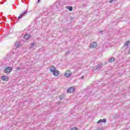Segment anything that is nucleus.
<instances>
[{"label": "nucleus", "instance_id": "a211bd4d", "mask_svg": "<svg viewBox=\"0 0 130 130\" xmlns=\"http://www.w3.org/2000/svg\"><path fill=\"white\" fill-rule=\"evenodd\" d=\"M21 70H22V68H21V67L16 68V71H21Z\"/></svg>", "mask_w": 130, "mask_h": 130}, {"label": "nucleus", "instance_id": "20e7f679", "mask_svg": "<svg viewBox=\"0 0 130 130\" xmlns=\"http://www.w3.org/2000/svg\"><path fill=\"white\" fill-rule=\"evenodd\" d=\"M67 92L68 93H74L75 92V87H71L69 89H67Z\"/></svg>", "mask_w": 130, "mask_h": 130}, {"label": "nucleus", "instance_id": "2eb2a0df", "mask_svg": "<svg viewBox=\"0 0 130 130\" xmlns=\"http://www.w3.org/2000/svg\"><path fill=\"white\" fill-rule=\"evenodd\" d=\"M103 66V64L102 63H99L98 64L97 66V68H98L99 69H101V68H102V66Z\"/></svg>", "mask_w": 130, "mask_h": 130}, {"label": "nucleus", "instance_id": "9b49d317", "mask_svg": "<svg viewBox=\"0 0 130 130\" xmlns=\"http://www.w3.org/2000/svg\"><path fill=\"white\" fill-rule=\"evenodd\" d=\"M30 37H31V36L30 35H25L24 36V39H26V40H28V39H29Z\"/></svg>", "mask_w": 130, "mask_h": 130}, {"label": "nucleus", "instance_id": "f8f14e48", "mask_svg": "<svg viewBox=\"0 0 130 130\" xmlns=\"http://www.w3.org/2000/svg\"><path fill=\"white\" fill-rule=\"evenodd\" d=\"M114 59H115V58L113 57H112L109 59L108 61L109 62H113V61H114Z\"/></svg>", "mask_w": 130, "mask_h": 130}, {"label": "nucleus", "instance_id": "9d476101", "mask_svg": "<svg viewBox=\"0 0 130 130\" xmlns=\"http://www.w3.org/2000/svg\"><path fill=\"white\" fill-rule=\"evenodd\" d=\"M101 122H106V119H100L97 122V123H101Z\"/></svg>", "mask_w": 130, "mask_h": 130}, {"label": "nucleus", "instance_id": "39448f33", "mask_svg": "<svg viewBox=\"0 0 130 130\" xmlns=\"http://www.w3.org/2000/svg\"><path fill=\"white\" fill-rule=\"evenodd\" d=\"M56 70V68H55V67L54 66H51L50 68V71L51 72V73H54Z\"/></svg>", "mask_w": 130, "mask_h": 130}, {"label": "nucleus", "instance_id": "f03ea898", "mask_svg": "<svg viewBox=\"0 0 130 130\" xmlns=\"http://www.w3.org/2000/svg\"><path fill=\"white\" fill-rule=\"evenodd\" d=\"M90 48H96L97 47V43L92 42L89 45Z\"/></svg>", "mask_w": 130, "mask_h": 130}, {"label": "nucleus", "instance_id": "dca6fc26", "mask_svg": "<svg viewBox=\"0 0 130 130\" xmlns=\"http://www.w3.org/2000/svg\"><path fill=\"white\" fill-rule=\"evenodd\" d=\"M130 44V41H127V42H126L124 44V46H128V45Z\"/></svg>", "mask_w": 130, "mask_h": 130}, {"label": "nucleus", "instance_id": "1a4fd4ad", "mask_svg": "<svg viewBox=\"0 0 130 130\" xmlns=\"http://www.w3.org/2000/svg\"><path fill=\"white\" fill-rule=\"evenodd\" d=\"M30 48L31 49H34V46H36V43L30 44Z\"/></svg>", "mask_w": 130, "mask_h": 130}, {"label": "nucleus", "instance_id": "5701e85b", "mask_svg": "<svg viewBox=\"0 0 130 130\" xmlns=\"http://www.w3.org/2000/svg\"><path fill=\"white\" fill-rule=\"evenodd\" d=\"M99 33H103V30H100L99 31Z\"/></svg>", "mask_w": 130, "mask_h": 130}, {"label": "nucleus", "instance_id": "4be33fe9", "mask_svg": "<svg viewBox=\"0 0 130 130\" xmlns=\"http://www.w3.org/2000/svg\"><path fill=\"white\" fill-rule=\"evenodd\" d=\"M114 1H115V0H111L110 1V4H111L112 3H113V2H114Z\"/></svg>", "mask_w": 130, "mask_h": 130}, {"label": "nucleus", "instance_id": "423d86ee", "mask_svg": "<svg viewBox=\"0 0 130 130\" xmlns=\"http://www.w3.org/2000/svg\"><path fill=\"white\" fill-rule=\"evenodd\" d=\"M26 14H27V11H24L22 14H20L17 19L18 21H19V20H20V19H21V18H22L24 15H26Z\"/></svg>", "mask_w": 130, "mask_h": 130}, {"label": "nucleus", "instance_id": "f3484780", "mask_svg": "<svg viewBox=\"0 0 130 130\" xmlns=\"http://www.w3.org/2000/svg\"><path fill=\"white\" fill-rule=\"evenodd\" d=\"M98 69H99L98 67H95L94 68H93L92 71H97V70H98Z\"/></svg>", "mask_w": 130, "mask_h": 130}, {"label": "nucleus", "instance_id": "412c9836", "mask_svg": "<svg viewBox=\"0 0 130 130\" xmlns=\"http://www.w3.org/2000/svg\"><path fill=\"white\" fill-rule=\"evenodd\" d=\"M96 130H103V129L102 128L99 127Z\"/></svg>", "mask_w": 130, "mask_h": 130}, {"label": "nucleus", "instance_id": "ddd939ff", "mask_svg": "<svg viewBox=\"0 0 130 130\" xmlns=\"http://www.w3.org/2000/svg\"><path fill=\"white\" fill-rule=\"evenodd\" d=\"M15 46L16 48H19V46H20V42H16L15 43Z\"/></svg>", "mask_w": 130, "mask_h": 130}, {"label": "nucleus", "instance_id": "4468645a", "mask_svg": "<svg viewBox=\"0 0 130 130\" xmlns=\"http://www.w3.org/2000/svg\"><path fill=\"white\" fill-rule=\"evenodd\" d=\"M67 9H68L70 11H73V7L72 6H67Z\"/></svg>", "mask_w": 130, "mask_h": 130}, {"label": "nucleus", "instance_id": "6ab92c4d", "mask_svg": "<svg viewBox=\"0 0 130 130\" xmlns=\"http://www.w3.org/2000/svg\"><path fill=\"white\" fill-rule=\"evenodd\" d=\"M70 130H77V128L75 127H73Z\"/></svg>", "mask_w": 130, "mask_h": 130}, {"label": "nucleus", "instance_id": "393cba45", "mask_svg": "<svg viewBox=\"0 0 130 130\" xmlns=\"http://www.w3.org/2000/svg\"><path fill=\"white\" fill-rule=\"evenodd\" d=\"M58 104H59V103H60V102H57V103Z\"/></svg>", "mask_w": 130, "mask_h": 130}, {"label": "nucleus", "instance_id": "0eeeda50", "mask_svg": "<svg viewBox=\"0 0 130 130\" xmlns=\"http://www.w3.org/2000/svg\"><path fill=\"white\" fill-rule=\"evenodd\" d=\"M2 80H3V81H8L9 80V77H8V76H2Z\"/></svg>", "mask_w": 130, "mask_h": 130}, {"label": "nucleus", "instance_id": "b1692460", "mask_svg": "<svg viewBox=\"0 0 130 130\" xmlns=\"http://www.w3.org/2000/svg\"><path fill=\"white\" fill-rule=\"evenodd\" d=\"M81 79H84V76H82V77H81Z\"/></svg>", "mask_w": 130, "mask_h": 130}, {"label": "nucleus", "instance_id": "6e6552de", "mask_svg": "<svg viewBox=\"0 0 130 130\" xmlns=\"http://www.w3.org/2000/svg\"><path fill=\"white\" fill-rule=\"evenodd\" d=\"M53 76H55V77H57L59 75V72L58 70H56L55 72L53 73Z\"/></svg>", "mask_w": 130, "mask_h": 130}, {"label": "nucleus", "instance_id": "7ed1b4c3", "mask_svg": "<svg viewBox=\"0 0 130 130\" xmlns=\"http://www.w3.org/2000/svg\"><path fill=\"white\" fill-rule=\"evenodd\" d=\"M72 75V73H71V71H67L64 74V76L65 77H66L67 78H69V77H71Z\"/></svg>", "mask_w": 130, "mask_h": 130}, {"label": "nucleus", "instance_id": "a878e982", "mask_svg": "<svg viewBox=\"0 0 130 130\" xmlns=\"http://www.w3.org/2000/svg\"><path fill=\"white\" fill-rule=\"evenodd\" d=\"M38 3H40V0H38Z\"/></svg>", "mask_w": 130, "mask_h": 130}, {"label": "nucleus", "instance_id": "aec40b11", "mask_svg": "<svg viewBox=\"0 0 130 130\" xmlns=\"http://www.w3.org/2000/svg\"><path fill=\"white\" fill-rule=\"evenodd\" d=\"M59 99H60V100H62L63 99H64V97H63V96H60V97L59 98Z\"/></svg>", "mask_w": 130, "mask_h": 130}, {"label": "nucleus", "instance_id": "f257e3e1", "mask_svg": "<svg viewBox=\"0 0 130 130\" xmlns=\"http://www.w3.org/2000/svg\"><path fill=\"white\" fill-rule=\"evenodd\" d=\"M12 71H13V68L6 67L4 70V72L6 73V74H9V73H11Z\"/></svg>", "mask_w": 130, "mask_h": 130}]
</instances>
